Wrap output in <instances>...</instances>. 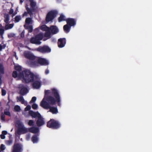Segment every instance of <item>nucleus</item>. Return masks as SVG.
Segmentation results:
<instances>
[{
    "mask_svg": "<svg viewBox=\"0 0 152 152\" xmlns=\"http://www.w3.org/2000/svg\"><path fill=\"white\" fill-rule=\"evenodd\" d=\"M15 69L16 71H14L12 76L14 77H18L19 78L20 77H22V72L21 68L20 66H15Z\"/></svg>",
    "mask_w": 152,
    "mask_h": 152,
    "instance_id": "39448f33",
    "label": "nucleus"
},
{
    "mask_svg": "<svg viewBox=\"0 0 152 152\" xmlns=\"http://www.w3.org/2000/svg\"><path fill=\"white\" fill-rule=\"evenodd\" d=\"M4 32V30L2 29H0V34H3Z\"/></svg>",
    "mask_w": 152,
    "mask_h": 152,
    "instance_id": "603ef678",
    "label": "nucleus"
},
{
    "mask_svg": "<svg viewBox=\"0 0 152 152\" xmlns=\"http://www.w3.org/2000/svg\"><path fill=\"white\" fill-rule=\"evenodd\" d=\"M15 57L16 58V59H18V58L17 57V56H16V55H15Z\"/></svg>",
    "mask_w": 152,
    "mask_h": 152,
    "instance_id": "bf43d9fd",
    "label": "nucleus"
},
{
    "mask_svg": "<svg viewBox=\"0 0 152 152\" xmlns=\"http://www.w3.org/2000/svg\"><path fill=\"white\" fill-rule=\"evenodd\" d=\"M56 12L54 11H51L47 14L46 20L48 22L53 20L56 16Z\"/></svg>",
    "mask_w": 152,
    "mask_h": 152,
    "instance_id": "9d476101",
    "label": "nucleus"
},
{
    "mask_svg": "<svg viewBox=\"0 0 152 152\" xmlns=\"http://www.w3.org/2000/svg\"><path fill=\"white\" fill-rule=\"evenodd\" d=\"M7 131H3L2 132V134H3L4 135V136L5 135L7 134Z\"/></svg>",
    "mask_w": 152,
    "mask_h": 152,
    "instance_id": "8fccbe9b",
    "label": "nucleus"
},
{
    "mask_svg": "<svg viewBox=\"0 0 152 152\" xmlns=\"http://www.w3.org/2000/svg\"><path fill=\"white\" fill-rule=\"evenodd\" d=\"M21 18L20 15H17L15 18V21L16 22H18L21 19Z\"/></svg>",
    "mask_w": 152,
    "mask_h": 152,
    "instance_id": "473e14b6",
    "label": "nucleus"
},
{
    "mask_svg": "<svg viewBox=\"0 0 152 152\" xmlns=\"http://www.w3.org/2000/svg\"><path fill=\"white\" fill-rule=\"evenodd\" d=\"M28 132L27 129L25 128L22 123H20L19 125V128L18 130L17 133L19 134H25Z\"/></svg>",
    "mask_w": 152,
    "mask_h": 152,
    "instance_id": "423d86ee",
    "label": "nucleus"
},
{
    "mask_svg": "<svg viewBox=\"0 0 152 152\" xmlns=\"http://www.w3.org/2000/svg\"><path fill=\"white\" fill-rule=\"evenodd\" d=\"M15 36V34L14 33H10L8 35L9 37H14Z\"/></svg>",
    "mask_w": 152,
    "mask_h": 152,
    "instance_id": "49530a36",
    "label": "nucleus"
},
{
    "mask_svg": "<svg viewBox=\"0 0 152 152\" xmlns=\"http://www.w3.org/2000/svg\"><path fill=\"white\" fill-rule=\"evenodd\" d=\"M32 20L31 18H27L25 20L26 24L27 25H28V24H31L32 23Z\"/></svg>",
    "mask_w": 152,
    "mask_h": 152,
    "instance_id": "bb28decb",
    "label": "nucleus"
},
{
    "mask_svg": "<svg viewBox=\"0 0 152 152\" xmlns=\"http://www.w3.org/2000/svg\"><path fill=\"white\" fill-rule=\"evenodd\" d=\"M29 130L30 132L34 134L37 133L39 131L38 128L36 127H31L29 129Z\"/></svg>",
    "mask_w": 152,
    "mask_h": 152,
    "instance_id": "a211bd4d",
    "label": "nucleus"
},
{
    "mask_svg": "<svg viewBox=\"0 0 152 152\" xmlns=\"http://www.w3.org/2000/svg\"><path fill=\"white\" fill-rule=\"evenodd\" d=\"M5 115L3 113H1V120L3 122L5 121Z\"/></svg>",
    "mask_w": 152,
    "mask_h": 152,
    "instance_id": "72a5a7b5",
    "label": "nucleus"
},
{
    "mask_svg": "<svg viewBox=\"0 0 152 152\" xmlns=\"http://www.w3.org/2000/svg\"><path fill=\"white\" fill-rule=\"evenodd\" d=\"M68 24L65 25L64 26V29L66 32H68L69 31L70 27L68 26Z\"/></svg>",
    "mask_w": 152,
    "mask_h": 152,
    "instance_id": "c85d7f7f",
    "label": "nucleus"
},
{
    "mask_svg": "<svg viewBox=\"0 0 152 152\" xmlns=\"http://www.w3.org/2000/svg\"><path fill=\"white\" fill-rule=\"evenodd\" d=\"M12 143V141L11 140L7 141L6 142V144L8 145H11Z\"/></svg>",
    "mask_w": 152,
    "mask_h": 152,
    "instance_id": "ea45409f",
    "label": "nucleus"
},
{
    "mask_svg": "<svg viewBox=\"0 0 152 152\" xmlns=\"http://www.w3.org/2000/svg\"><path fill=\"white\" fill-rule=\"evenodd\" d=\"M9 109L10 108L9 107L8 108L5 109L4 110V113L7 115L10 116L11 115Z\"/></svg>",
    "mask_w": 152,
    "mask_h": 152,
    "instance_id": "cd10ccee",
    "label": "nucleus"
},
{
    "mask_svg": "<svg viewBox=\"0 0 152 152\" xmlns=\"http://www.w3.org/2000/svg\"><path fill=\"white\" fill-rule=\"evenodd\" d=\"M0 137L2 139H4L5 138V136L2 134L0 135Z\"/></svg>",
    "mask_w": 152,
    "mask_h": 152,
    "instance_id": "3c124183",
    "label": "nucleus"
},
{
    "mask_svg": "<svg viewBox=\"0 0 152 152\" xmlns=\"http://www.w3.org/2000/svg\"><path fill=\"white\" fill-rule=\"evenodd\" d=\"M38 140V139L36 135L33 136L32 138V140L34 143L37 142Z\"/></svg>",
    "mask_w": 152,
    "mask_h": 152,
    "instance_id": "7c9ffc66",
    "label": "nucleus"
},
{
    "mask_svg": "<svg viewBox=\"0 0 152 152\" xmlns=\"http://www.w3.org/2000/svg\"><path fill=\"white\" fill-rule=\"evenodd\" d=\"M22 77L19 79L26 83H29L33 81L36 78L34 74L28 70H25L22 72Z\"/></svg>",
    "mask_w": 152,
    "mask_h": 152,
    "instance_id": "7ed1b4c3",
    "label": "nucleus"
},
{
    "mask_svg": "<svg viewBox=\"0 0 152 152\" xmlns=\"http://www.w3.org/2000/svg\"><path fill=\"white\" fill-rule=\"evenodd\" d=\"M19 87L21 88L20 93L21 94L23 95L26 94L28 92V91L26 88L21 85Z\"/></svg>",
    "mask_w": 152,
    "mask_h": 152,
    "instance_id": "2eb2a0df",
    "label": "nucleus"
},
{
    "mask_svg": "<svg viewBox=\"0 0 152 152\" xmlns=\"http://www.w3.org/2000/svg\"><path fill=\"white\" fill-rule=\"evenodd\" d=\"M5 146L3 144H1L0 146V149L1 151H3L5 150Z\"/></svg>",
    "mask_w": 152,
    "mask_h": 152,
    "instance_id": "37998d69",
    "label": "nucleus"
},
{
    "mask_svg": "<svg viewBox=\"0 0 152 152\" xmlns=\"http://www.w3.org/2000/svg\"><path fill=\"white\" fill-rule=\"evenodd\" d=\"M66 43V39L65 38H61L58 40V45L60 48L64 47Z\"/></svg>",
    "mask_w": 152,
    "mask_h": 152,
    "instance_id": "ddd939ff",
    "label": "nucleus"
},
{
    "mask_svg": "<svg viewBox=\"0 0 152 152\" xmlns=\"http://www.w3.org/2000/svg\"><path fill=\"white\" fill-rule=\"evenodd\" d=\"M67 24L70 26H73L75 24V20L72 18H69L66 20Z\"/></svg>",
    "mask_w": 152,
    "mask_h": 152,
    "instance_id": "6ab92c4d",
    "label": "nucleus"
},
{
    "mask_svg": "<svg viewBox=\"0 0 152 152\" xmlns=\"http://www.w3.org/2000/svg\"><path fill=\"white\" fill-rule=\"evenodd\" d=\"M14 109L15 111L18 112L20 110V108L19 106L18 105H16L14 107Z\"/></svg>",
    "mask_w": 152,
    "mask_h": 152,
    "instance_id": "f704fd0d",
    "label": "nucleus"
},
{
    "mask_svg": "<svg viewBox=\"0 0 152 152\" xmlns=\"http://www.w3.org/2000/svg\"><path fill=\"white\" fill-rule=\"evenodd\" d=\"M27 11L31 15H32V11L31 10H30L29 8L27 7L26 8Z\"/></svg>",
    "mask_w": 152,
    "mask_h": 152,
    "instance_id": "58836bf2",
    "label": "nucleus"
},
{
    "mask_svg": "<svg viewBox=\"0 0 152 152\" xmlns=\"http://www.w3.org/2000/svg\"><path fill=\"white\" fill-rule=\"evenodd\" d=\"M0 72L2 74H3L4 73V67L1 64H0Z\"/></svg>",
    "mask_w": 152,
    "mask_h": 152,
    "instance_id": "4c0bfd02",
    "label": "nucleus"
},
{
    "mask_svg": "<svg viewBox=\"0 0 152 152\" xmlns=\"http://www.w3.org/2000/svg\"><path fill=\"white\" fill-rule=\"evenodd\" d=\"M49 108L50 109L49 111L51 112L53 114H56L58 112L57 109L56 107H52L50 106Z\"/></svg>",
    "mask_w": 152,
    "mask_h": 152,
    "instance_id": "412c9836",
    "label": "nucleus"
},
{
    "mask_svg": "<svg viewBox=\"0 0 152 152\" xmlns=\"http://www.w3.org/2000/svg\"><path fill=\"white\" fill-rule=\"evenodd\" d=\"M65 20V17L62 15H61L58 18V21L59 22H61L63 20Z\"/></svg>",
    "mask_w": 152,
    "mask_h": 152,
    "instance_id": "2f4dec72",
    "label": "nucleus"
},
{
    "mask_svg": "<svg viewBox=\"0 0 152 152\" xmlns=\"http://www.w3.org/2000/svg\"><path fill=\"white\" fill-rule=\"evenodd\" d=\"M2 95V96H4L6 94V91L4 89H2L1 91Z\"/></svg>",
    "mask_w": 152,
    "mask_h": 152,
    "instance_id": "a18cd8bd",
    "label": "nucleus"
},
{
    "mask_svg": "<svg viewBox=\"0 0 152 152\" xmlns=\"http://www.w3.org/2000/svg\"><path fill=\"white\" fill-rule=\"evenodd\" d=\"M30 138V134H28L26 135V139L27 140H28Z\"/></svg>",
    "mask_w": 152,
    "mask_h": 152,
    "instance_id": "09e8293b",
    "label": "nucleus"
},
{
    "mask_svg": "<svg viewBox=\"0 0 152 152\" xmlns=\"http://www.w3.org/2000/svg\"><path fill=\"white\" fill-rule=\"evenodd\" d=\"M50 29L52 33L53 34H56L58 31V29L56 26H52L50 27Z\"/></svg>",
    "mask_w": 152,
    "mask_h": 152,
    "instance_id": "aec40b11",
    "label": "nucleus"
},
{
    "mask_svg": "<svg viewBox=\"0 0 152 152\" xmlns=\"http://www.w3.org/2000/svg\"><path fill=\"white\" fill-rule=\"evenodd\" d=\"M47 126L50 128H57L59 127V125L57 121L53 120H51L48 122Z\"/></svg>",
    "mask_w": 152,
    "mask_h": 152,
    "instance_id": "6e6552de",
    "label": "nucleus"
},
{
    "mask_svg": "<svg viewBox=\"0 0 152 152\" xmlns=\"http://www.w3.org/2000/svg\"><path fill=\"white\" fill-rule=\"evenodd\" d=\"M36 123L38 126H39L43 125L45 124L43 118L41 116L38 118L37 121Z\"/></svg>",
    "mask_w": 152,
    "mask_h": 152,
    "instance_id": "4468645a",
    "label": "nucleus"
},
{
    "mask_svg": "<svg viewBox=\"0 0 152 152\" xmlns=\"http://www.w3.org/2000/svg\"><path fill=\"white\" fill-rule=\"evenodd\" d=\"M23 151V146L22 144L15 143L14 144L12 152H22Z\"/></svg>",
    "mask_w": 152,
    "mask_h": 152,
    "instance_id": "0eeeda50",
    "label": "nucleus"
},
{
    "mask_svg": "<svg viewBox=\"0 0 152 152\" xmlns=\"http://www.w3.org/2000/svg\"><path fill=\"white\" fill-rule=\"evenodd\" d=\"M41 83L39 80H36L34 81L33 84L34 87L36 89H38L41 86Z\"/></svg>",
    "mask_w": 152,
    "mask_h": 152,
    "instance_id": "f3484780",
    "label": "nucleus"
},
{
    "mask_svg": "<svg viewBox=\"0 0 152 152\" xmlns=\"http://www.w3.org/2000/svg\"><path fill=\"white\" fill-rule=\"evenodd\" d=\"M9 14H12V17L15 15L17 13V12H14V10L13 9L11 8L9 12Z\"/></svg>",
    "mask_w": 152,
    "mask_h": 152,
    "instance_id": "c756f323",
    "label": "nucleus"
},
{
    "mask_svg": "<svg viewBox=\"0 0 152 152\" xmlns=\"http://www.w3.org/2000/svg\"><path fill=\"white\" fill-rule=\"evenodd\" d=\"M36 99H37V98L36 97H35V96L33 97L31 99V100L30 102H34L36 100Z\"/></svg>",
    "mask_w": 152,
    "mask_h": 152,
    "instance_id": "c03bdc74",
    "label": "nucleus"
},
{
    "mask_svg": "<svg viewBox=\"0 0 152 152\" xmlns=\"http://www.w3.org/2000/svg\"><path fill=\"white\" fill-rule=\"evenodd\" d=\"M31 108V106L30 105H28L25 109V111H27L29 110Z\"/></svg>",
    "mask_w": 152,
    "mask_h": 152,
    "instance_id": "79ce46f5",
    "label": "nucleus"
},
{
    "mask_svg": "<svg viewBox=\"0 0 152 152\" xmlns=\"http://www.w3.org/2000/svg\"><path fill=\"white\" fill-rule=\"evenodd\" d=\"M29 114L33 118L37 117L38 118L41 116V115L37 112H34L32 111L29 112Z\"/></svg>",
    "mask_w": 152,
    "mask_h": 152,
    "instance_id": "dca6fc26",
    "label": "nucleus"
},
{
    "mask_svg": "<svg viewBox=\"0 0 152 152\" xmlns=\"http://www.w3.org/2000/svg\"><path fill=\"white\" fill-rule=\"evenodd\" d=\"M45 100V97H44L41 102V105L44 108L47 109L49 108L50 106L49 104L47 103Z\"/></svg>",
    "mask_w": 152,
    "mask_h": 152,
    "instance_id": "f8f14e48",
    "label": "nucleus"
},
{
    "mask_svg": "<svg viewBox=\"0 0 152 152\" xmlns=\"http://www.w3.org/2000/svg\"><path fill=\"white\" fill-rule=\"evenodd\" d=\"M27 12H25L23 14V16H26L27 15Z\"/></svg>",
    "mask_w": 152,
    "mask_h": 152,
    "instance_id": "5fc2aeb1",
    "label": "nucleus"
},
{
    "mask_svg": "<svg viewBox=\"0 0 152 152\" xmlns=\"http://www.w3.org/2000/svg\"><path fill=\"white\" fill-rule=\"evenodd\" d=\"M1 105V103L0 102V106Z\"/></svg>",
    "mask_w": 152,
    "mask_h": 152,
    "instance_id": "13d9d810",
    "label": "nucleus"
},
{
    "mask_svg": "<svg viewBox=\"0 0 152 152\" xmlns=\"http://www.w3.org/2000/svg\"><path fill=\"white\" fill-rule=\"evenodd\" d=\"M6 45L5 44L3 43L0 44V50H1L2 49H4L6 47Z\"/></svg>",
    "mask_w": 152,
    "mask_h": 152,
    "instance_id": "c9c22d12",
    "label": "nucleus"
},
{
    "mask_svg": "<svg viewBox=\"0 0 152 152\" xmlns=\"http://www.w3.org/2000/svg\"><path fill=\"white\" fill-rule=\"evenodd\" d=\"M40 28H36L35 29V31H37V30H39V29Z\"/></svg>",
    "mask_w": 152,
    "mask_h": 152,
    "instance_id": "6e6d98bb",
    "label": "nucleus"
},
{
    "mask_svg": "<svg viewBox=\"0 0 152 152\" xmlns=\"http://www.w3.org/2000/svg\"><path fill=\"white\" fill-rule=\"evenodd\" d=\"M49 71L48 69H47L45 70V73L46 74H48L49 73Z\"/></svg>",
    "mask_w": 152,
    "mask_h": 152,
    "instance_id": "864d4df0",
    "label": "nucleus"
},
{
    "mask_svg": "<svg viewBox=\"0 0 152 152\" xmlns=\"http://www.w3.org/2000/svg\"><path fill=\"white\" fill-rule=\"evenodd\" d=\"M14 26L13 24H8L5 25V28L6 30L11 29Z\"/></svg>",
    "mask_w": 152,
    "mask_h": 152,
    "instance_id": "393cba45",
    "label": "nucleus"
},
{
    "mask_svg": "<svg viewBox=\"0 0 152 152\" xmlns=\"http://www.w3.org/2000/svg\"><path fill=\"white\" fill-rule=\"evenodd\" d=\"M20 3H21L23 2V0H20Z\"/></svg>",
    "mask_w": 152,
    "mask_h": 152,
    "instance_id": "4d7b16f0",
    "label": "nucleus"
},
{
    "mask_svg": "<svg viewBox=\"0 0 152 152\" xmlns=\"http://www.w3.org/2000/svg\"><path fill=\"white\" fill-rule=\"evenodd\" d=\"M24 55L26 58L32 60L30 64L32 67L37 66L39 65H47L49 64L48 61L46 59L40 57H36L29 52H25Z\"/></svg>",
    "mask_w": 152,
    "mask_h": 152,
    "instance_id": "f257e3e1",
    "label": "nucleus"
},
{
    "mask_svg": "<svg viewBox=\"0 0 152 152\" xmlns=\"http://www.w3.org/2000/svg\"><path fill=\"white\" fill-rule=\"evenodd\" d=\"M32 107L34 109H36L37 108L38 105L36 104H34L32 105Z\"/></svg>",
    "mask_w": 152,
    "mask_h": 152,
    "instance_id": "a19ab883",
    "label": "nucleus"
},
{
    "mask_svg": "<svg viewBox=\"0 0 152 152\" xmlns=\"http://www.w3.org/2000/svg\"><path fill=\"white\" fill-rule=\"evenodd\" d=\"M24 34H25V31H23L22 32L21 34V37H23L24 36Z\"/></svg>",
    "mask_w": 152,
    "mask_h": 152,
    "instance_id": "de8ad7c7",
    "label": "nucleus"
},
{
    "mask_svg": "<svg viewBox=\"0 0 152 152\" xmlns=\"http://www.w3.org/2000/svg\"><path fill=\"white\" fill-rule=\"evenodd\" d=\"M45 95L49 94L55 97V99L52 96L49 97L47 99V101L49 104L51 105H53L55 104L56 102H60V98L58 94V91L55 88L52 89L51 91L49 90L45 91Z\"/></svg>",
    "mask_w": 152,
    "mask_h": 152,
    "instance_id": "f03ea898",
    "label": "nucleus"
},
{
    "mask_svg": "<svg viewBox=\"0 0 152 152\" xmlns=\"http://www.w3.org/2000/svg\"><path fill=\"white\" fill-rule=\"evenodd\" d=\"M0 152H1V151H0Z\"/></svg>",
    "mask_w": 152,
    "mask_h": 152,
    "instance_id": "052dcab7",
    "label": "nucleus"
},
{
    "mask_svg": "<svg viewBox=\"0 0 152 152\" xmlns=\"http://www.w3.org/2000/svg\"><path fill=\"white\" fill-rule=\"evenodd\" d=\"M34 122L32 120H30L28 123V125L30 126H32L34 125Z\"/></svg>",
    "mask_w": 152,
    "mask_h": 152,
    "instance_id": "e433bc0d",
    "label": "nucleus"
},
{
    "mask_svg": "<svg viewBox=\"0 0 152 152\" xmlns=\"http://www.w3.org/2000/svg\"><path fill=\"white\" fill-rule=\"evenodd\" d=\"M17 98L18 101L24 104L25 105H26L27 104L25 102L22 96H21L19 97H18Z\"/></svg>",
    "mask_w": 152,
    "mask_h": 152,
    "instance_id": "4be33fe9",
    "label": "nucleus"
},
{
    "mask_svg": "<svg viewBox=\"0 0 152 152\" xmlns=\"http://www.w3.org/2000/svg\"><path fill=\"white\" fill-rule=\"evenodd\" d=\"M24 26L28 30L29 32H31L32 31L33 28L31 26L27 25L26 24H25Z\"/></svg>",
    "mask_w": 152,
    "mask_h": 152,
    "instance_id": "b1692460",
    "label": "nucleus"
},
{
    "mask_svg": "<svg viewBox=\"0 0 152 152\" xmlns=\"http://www.w3.org/2000/svg\"><path fill=\"white\" fill-rule=\"evenodd\" d=\"M43 37V34L40 33L37 35L35 37H32L31 39L30 42L32 43L40 45L41 42L39 41L42 39Z\"/></svg>",
    "mask_w": 152,
    "mask_h": 152,
    "instance_id": "20e7f679",
    "label": "nucleus"
},
{
    "mask_svg": "<svg viewBox=\"0 0 152 152\" xmlns=\"http://www.w3.org/2000/svg\"><path fill=\"white\" fill-rule=\"evenodd\" d=\"M38 50L41 52L44 53L49 52L50 51V49L47 46H44L38 48Z\"/></svg>",
    "mask_w": 152,
    "mask_h": 152,
    "instance_id": "9b49d317",
    "label": "nucleus"
},
{
    "mask_svg": "<svg viewBox=\"0 0 152 152\" xmlns=\"http://www.w3.org/2000/svg\"><path fill=\"white\" fill-rule=\"evenodd\" d=\"M4 21L6 23H8L10 19V17L8 14H5L4 15Z\"/></svg>",
    "mask_w": 152,
    "mask_h": 152,
    "instance_id": "5701e85b",
    "label": "nucleus"
},
{
    "mask_svg": "<svg viewBox=\"0 0 152 152\" xmlns=\"http://www.w3.org/2000/svg\"><path fill=\"white\" fill-rule=\"evenodd\" d=\"M40 29L43 31H46L45 34V36L46 37H50L51 33L49 28L45 25H43L40 27Z\"/></svg>",
    "mask_w": 152,
    "mask_h": 152,
    "instance_id": "1a4fd4ad",
    "label": "nucleus"
},
{
    "mask_svg": "<svg viewBox=\"0 0 152 152\" xmlns=\"http://www.w3.org/2000/svg\"><path fill=\"white\" fill-rule=\"evenodd\" d=\"M30 2V5L32 7H34L36 5V3L34 0H29Z\"/></svg>",
    "mask_w": 152,
    "mask_h": 152,
    "instance_id": "a878e982",
    "label": "nucleus"
}]
</instances>
